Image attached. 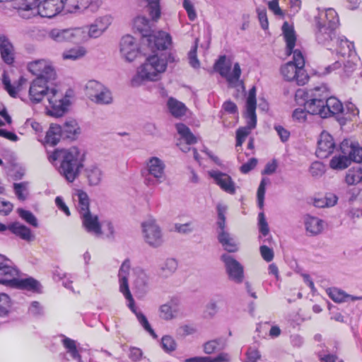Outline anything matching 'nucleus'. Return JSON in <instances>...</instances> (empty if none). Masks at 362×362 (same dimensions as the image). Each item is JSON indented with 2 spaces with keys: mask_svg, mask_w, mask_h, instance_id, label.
Masks as SVG:
<instances>
[{
  "mask_svg": "<svg viewBox=\"0 0 362 362\" xmlns=\"http://www.w3.org/2000/svg\"><path fill=\"white\" fill-rule=\"evenodd\" d=\"M8 230H11L12 233L28 242L33 241L35 238L30 229L18 222L8 225Z\"/></svg>",
  "mask_w": 362,
  "mask_h": 362,
  "instance_id": "obj_32",
  "label": "nucleus"
},
{
  "mask_svg": "<svg viewBox=\"0 0 362 362\" xmlns=\"http://www.w3.org/2000/svg\"><path fill=\"white\" fill-rule=\"evenodd\" d=\"M176 129L180 136L186 141L187 144H192L197 142V139L191 132L189 127L185 124L179 123L176 124Z\"/></svg>",
  "mask_w": 362,
  "mask_h": 362,
  "instance_id": "obj_51",
  "label": "nucleus"
},
{
  "mask_svg": "<svg viewBox=\"0 0 362 362\" xmlns=\"http://www.w3.org/2000/svg\"><path fill=\"white\" fill-rule=\"evenodd\" d=\"M64 10L69 13H82L92 6V0H63Z\"/></svg>",
  "mask_w": 362,
  "mask_h": 362,
  "instance_id": "obj_26",
  "label": "nucleus"
},
{
  "mask_svg": "<svg viewBox=\"0 0 362 362\" xmlns=\"http://www.w3.org/2000/svg\"><path fill=\"white\" fill-rule=\"evenodd\" d=\"M345 109L342 103L335 97H328L325 101V110H322V118H327L339 113H344Z\"/></svg>",
  "mask_w": 362,
  "mask_h": 362,
  "instance_id": "obj_27",
  "label": "nucleus"
},
{
  "mask_svg": "<svg viewBox=\"0 0 362 362\" xmlns=\"http://www.w3.org/2000/svg\"><path fill=\"white\" fill-rule=\"evenodd\" d=\"M101 237L105 236L107 238L113 239L115 236V229L112 223L110 221H104L101 223Z\"/></svg>",
  "mask_w": 362,
  "mask_h": 362,
  "instance_id": "obj_62",
  "label": "nucleus"
},
{
  "mask_svg": "<svg viewBox=\"0 0 362 362\" xmlns=\"http://www.w3.org/2000/svg\"><path fill=\"white\" fill-rule=\"evenodd\" d=\"M221 259L224 263L229 279L237 284L242 283L244 279V271L241 264L228 254H223Z\"/></svg>",
  "mask_w": 362,
  "mask_h": 362,
  "instance_id": "obj_13",
  "label": "nucleus"
},
{
  "mask_svg": "<svg viewBox=\"0 0 362 362\" xmlns=\"http://www.w3.org/2000/svg\"><path fill=\"white\" fill-rule=\"evenodd\" d=\"M345 181L349 185H356L362 182V169H350L348 170Z\"/></svg>",
  "mask_w": 362,
  "mask_h": 362,
  "instance_id": "obj_54",
  "label": "nucleus"
},
{
  "mask_svg": "<svg viewBox=\"0 0 362 362\" xmlns=\"http://www.w3.org/2000/svg\"><path fill=\"white\" fill-rule=\"evenodd\" d=\"M51 81L42 77L34 79L30 86L29 98L33 103H38L46 98L49 103L46 105L47 114L56 117H62L68 110L69 100L55 87L48 86Z\"/></svg>",
  "mask_w": 362,
  "mask_h": 362,
  "instance_id": "obj_1",
  "label": "nucleus"
},
{
  "mask_svg": "<svg viewBox=\"0 0 362 362\" xmlns=\"http://www.w3.org/2000/svg\"><path fill=\"white\" fill-rule=\"evenodd\" d=\"M84 172L90 186H97L101 182L103 173L98 165H90L86 168Z\"/></svg>",
  "mask_w": 362,
  "mask_h": 362,
  "instance_id": "obj_33",
  "label": "nucleus"
},
{
  "mask_svg": "<svg viewBox=\"0 0 362 362\" xmlns=\"http://www.w3.org/2000/svg\"><path fill=\"white\" fill-rule=\"evenodd\" d=\"M16 267L13 262L5 256L0 254V284H4V280L8 276L16 274Z\"/></svg>",
  "mask_w": 362,
  "mask_h": 362,
  "instance_id": "obj_30",
  "label": "nucleus"
},
{
  "mask_svg": "<svg viewBox=\"0 0 362 362\" xmlns=\"http://www.w3.org/2000/svg\"><path fill=\"white\" fill-rule=\"evenodd\" d=\"M335 43L337 47V53L342 57H351L354 52L353 43L344 37L336 38Z\"/></svg>",
  "mask_w": 362,
  "mask_h": 362,
  "instance_id": "obj_43",
  "label": "nucleus"
},
{
  "mask_svg": "<svg viewBox=\"0 0 362 362\" xmlns=\"http://www.w3.org/2000/svg\"><path fill=\"white\" fill-rule=\"evenodd\" d=\"M75 196L77 198L78 203L76 208L80 214V216H83V215L90 213V202L87 193L83 190H77Z\"/></svg>",
  "mask_w": 362,
  "mask_h": 362,
  "instance_id": "obj_44",
  "label": "nucleus"
},
{
  "mask_svg": "<svg viewBox=\"0 0 362 362\" xmlns=\"http://www.w3.org/2000/svg\"><path fill=\"white\" fill-rule=\"evenodd\" d=\"M177 268V261L173 258H168L160 264L158 274L163 278H168L175 272Z\"/></svg>",
  "mask_w": 362,
  "mask_h": 362,
  "instance_id": "obj_39",
  "label": "nucleus"
},
{
  "mask_svg": "<svg viewBox=\"0 0 362 362\" xmlns=\"http://www.w3.org/2000/svg\"><path fill=\"white\" fill-rule=\"evenodd\" d=\"M52 163L60 162L58 171L69 182H73L80 175L84 167L86 152L78 147L73 146L68 149H56L48 157Z\"/></svg>",
  "mask_w": 362,
  "mask_h": 362,
  "instance_id": "obj_3",
  "label": "nucleus"
},
{
  "mask_svg": "<svg viewBox=\"0 0 362 362\" xmlns=\"http://www.w3.org/2000/svg\"><path fill=\"white\" fill-rule=\"evenodd\" d=\"M329 297L336 303H343L361 300V297L354 296L346 293L344 291L337 288H330L327 290Z\"/></svg>",
  "mask_w": 362,
  "mask_h": 362,
  "instance_id": "obj_36",
  "label": "nucleus"
},
{
  "mask_svg": "<svg viewBox=\"0 0 362 362\" xmlns=\"http://www.w3.org/2000/svg\"><path fill=\"white\" fill-rule=\"evenodd\" d=\"M145 61L161 76L166 71L168 64L176 62V59L172 53H163L148 56Z\"/></svg>",
  "mask_w": 362,
  "mask_h": 362,
  "instance_id": "obj_18",
  "label": "nucleus"
},
{
  "mask_svg": "<svg viewBox=\"0 0 362 362\" xmlns=\"http://www.w3.org/2000/svg\"><path fill=\"white\" fill-rule=\"evenodd\" d=\"M0 53L4 62L7 64H11L14 61V50L12 44L4 36H0Z\"/></svg>",
  "mask_w": 362,
  "mask_h": 362,
  "instance_id": "obj_29",
  "label": "nucleus"
},
{
  "mask_svg": "<svg viewBox=\"0 0 362 362\" xmlns=\"http://www.w3.org/2000/svg\"><path fill=\"white\" fill-rule=\"evenodd\" d=\"M142 233L145 242L149 246L157 248L162 245L163 243V233L155 220L151 219L144 222Z\"/></svg>",
  "mask_w": 362,
  "mask_h": 362,
  "instance_id": "obj_10",
  "label": "nucleus"
},
{
  "mask_svg": "<svg viewBox=\"0 0 362 362\" xmlns=\"http://www.w3.org/2000/svg\"><path fill=\"white\" fill-rule=\"evenodd\" d=\"M86 53L87 50L84 47L77 46L64 51L62 56L64 60L76 61L83 58Z\"/></svg>",
  "mask_w": 362,
  "mask_h": 362,
  "instance_id": "obj_45",
  "label": "nucleus"
},
{
  "mask_svg": "<svg viewBox=\"0 0 362 362\" xmlns=\"http://www.w3.org/2000/svg\"><path fill=\"white\" fill-rule=\"evenodd\" d=\"M305 109L311 115H318L322 118V110H325V101L316 98H304Z\"/></svg>",
  "mask_w": 362,
  "mask_h": 362,
  "instance_id": "obj_38",
  "label": "nucleus"
},
{
  "mask_svg": "<svg viewBox=\"0 0 362 362\" xmlns=\"http://www.w3.org/2000/svg\"><path fill=\"white\" fill-rule=\"evenodd\" d=\"M48 37L52 40L58 43H82L81 39V33L79 30V27L66 29L54 28L49 32Z\"/></svg>",
  "mask_w": 362,
  "mask_h": 362,
  "instance_id": "obj_11",
  "label": "nucleus"
},
{
  "mask_svg": "<svg viewBox=\"0 0 362 362\" xmlns=\"http://www.w3.org/2000/svg\"><path fill=\"white\" fill-rule=\"evenodd\" d=\"M18 275L19 271L16 268V274L8 276L7 280H4L5 284L4 285L32 291H40V284L37 280L32 277L20 279Z\"/></svg>",
  "mask_w": 362,
  "mask_h": 362,
  "instance_id": "obj_16",
  "label": "nucleus"
},
{
  "mask_svg": "<svg viewBox=\"0 0 362 362\" xmlns=\"http://www.w3.org/2000/svg\"><path fill=\"white\" fill-rule=\"evenodd\" d=\"M258 226H259V233L264 235L266 236L269 233V228L267 223V221L266 220L264 214L263 212H261L258 215Z\"/></svg>",
  "mask_w": 362,
  "mask_h": 362,
  "instance_id": "obj_63",
  "label": "nucleus"
},
{
  "mask_svg": "<svg viewBox=\"0 0 362 362\" xmlns=\"http://www.w3.org/2000/svg\"><path fill=\"white\" fill-rule=\"evenodd\" d=\"M230 356L226 353H221L216 357L211 358L209 356H195L186 358L185 362H228Z\"/></svg>",
  "mask_w": 362,
  "mask_h": 362,
  "instance_id": "obj_48",
  "label": "nucleus"
},
{
  "mask_svg": "<svg viewBox=\"0 0 362 362\" xmlns=\"http://www.w3.org/2000/svg\"><path fill=\"white\" fill-rule=\"evenodd\" d=\"M61 137H63L62 127L58 124H52L46 134L47 143L55 146Z\"/></svg>",
  "mask_w": 362,
  "mask_h": 362,
  "instance_id": "obj_46",
  "label": "nucleus"
},
{
  "mask_svg": "<svg viewBox=\"0 0 362 362\" xmlns=\"http://www.w3.org/2000/svg\"><path fill=\"white\" fill-rule=\"evenodd\" d=\"M63 0H22L18 9L19 15L29 19L37 15L44 18H52L64 9Z\"/></svg>",
  "mask_w": 362,
  "mask_h": 362,
  "instance_id": "obj_4",
  "label": "nucleus"
},
{
  "mask_svg": "<svg viewBox=\"0 0 362 362\" xmlns=\"http://www.w3.org/2000/svg\"><path fill=\"white\" fill-rule=\"evenodd\" d=\"M28 69L37 77H42L47 80H54L56 72L52 63L45 59H38L31 62L28 65Z\"/></svg>",
  "mask_w": 362,
  "mask_h": 362,
  "instance_id": "obj_15",
  "label": "nucleus"
},
{
  "mask_svg": "<svg viewBox=\"0 0 362 362\" xmlns=\"http://www.w3.org/2000/svg\"><path fill=\"white\" fill-rule=\"evenodd\" d=\"M168 109H169L170 113L174 117H180L183 116L185 114L186 110H187L185 105L182 103L180 102L173 98H170L168 100Z\"/></svg>",
  "mask_w": 362,
  "mask_h": 362,
  "instance_id": "obj_49",
  "label": "nucleus"
},
{
  "mask_svg": "<svg viewBox=\"0 0 362 362\" xmlns=\"http://www.w3.org/2000/svg\"><path fill=\"white\" fill-rule=\"evenodd\" d=\"M160 344L163 349L167 353L173 352L177 348L175 340L170 335L163 336L161 339Z\"/></svg>",
  "mask_w": 362,
  "mask_h": 362,
  "instance_id": "obj_57",
  "label": "nucleus"
},
{
  "mask_svg": "<svg viewBox=\"0 0 362 362\" xmlns=\"http://www.w3.org/2000/svg\"><path fill=\"white\" fill-rule=\"evenodd\" d=\"M145 61L161 76L166 71L168 64L176 62V59L172 53H163L148 56Z\"/></svg>",
  "mask_w": 362,
  "mask_h": 362,
  "instance_id": "obj_17",
  "label": "nucleus"
},
{
  "mask_svg": "<svg viewBox=\"0 0 362 362\" xmlns=\"http://www.w3.org/2000/svg\"><path fill=\"white\" fill-rule=\"evenodd\" d=\"M92 101L100 105L111 104L112 103V93L104 86L103 90H101Z\"/></svg>",
  "mask_w": 362,
  "mask_h": 362,
  "instance_id": "obj_55",
  "label": "nucleus"
},
{
  "mask_svg": "<svg viewBox=\"0 0 362 362\" xmlns=\"http://www.w3.org/2000/svg\"><path fill=\"white\" fill-rule=\"evenodd\" d=\"M25 81V79L23 77H21L18 80V83L17 86L12 85L11 83V81L9 77L4 74L2 78V83L4 86L5 90L8 93V94L13 97L16 98L18 91H20L21 86Z\"/></svg>",
  "mask_w": 362,
  "mask_h": 362,
  "instance_id": "obj_47",
  "label": "nucleus"
},
{
  "mask_svg": "<svg viewBox=\"0 0 362 362\" xmlns=\"http://www.w3.org/2000/svg\"><path fill=\"white\" fill-rule=\"evenodd\" d=\"M18 213L19 216L25 221L28 223L30 224L34 227H37L38 223L36 217L30 211H27L23 209H18Z\"/></svg>",
  "mask_w": 362,
  "mask_h": 362,
  "instance_id": "obj_60",
  "label": "nucleus"
},
{
  "mask_svg": "<svg viewBox=\"0 0 362 362\" xmlns=\"http://www.w3.org/2000/svg\"><path fill=\"white\" fill-rule=\"evenodd\" d=\"M317 21L325 22L327 27L331 29H336L339 24V18L337 12L333 8H327L322 12L319 17L316 18V23Z\"/></svg>",
  "mask_w": 362,
  "mask_h": 362,
  "instance_id": "obj_34",
  "label": "nucleus"
},
{
  "mask_svg": "<svg viewBox=\"0 0 362 362\" xmlns=\"http://www.w3.org/2000/svg\"><path fill=\"white\" fill-rule=\"evenodd\" d=\"M351 159L347 153H342L334 155L329 161V167L335 170H342L351 165Z\"/></svg>",
  "mask_w": 362,
  "mask_h": 362,
  "instance_id": "obj_37",
  "label": "nucleus"
},
{
  "mask_svg": "<svg viewBox=\"0 0 362 362\" xmlns=\"http://www.w3.org/2000/svg\"><path fill=\"white\" fill-rule=\"evenodd\" d=\"M131 262L129 259H125L119 270L118 277L119 283V291L128 301L129 308L135 314L140 325L153 338H157L154 330L151 328L146 317L136 308L134 300L129 288L128 276L131 272Z\"/></svg>",
  "mask_w": 362,
  "mask_h": 362,
  "instance_id": "obj_5",
  "label": "nucleus"
},
{
  "mask_svg": "<svg viewBox=\"0 0 362 362\" xmlns=\"http://www.w3.org/2000/svg\"><path fill=\"white\" fill-rule=\"evenodd\" d=\"M62 128V135L65 139L74 140L81 133L80 127L74 119L67 120Z\"/></svg>",
  "mask_w": 362,
  "mask_h": 362,
  "instance_id": "obj_41",
  "label": "nucleus"
},
{
  "mask_svg": "<svg viewBox=\"0 0 362 362\" xmlns=\"http://www.w3.org/2000/svg\"><path fill=\"white\" fill-rule=\"evenodd\" d=\"M111 23V17L110 16H103L97 18L87 27H79L82 43L88 41L90 38L100 37L107 30Z\"/></svg>",
  "mask_w": 362,
  "mask_h": 362,
  "instance_id": "obj_8",
  "label": "nucleus"
},
{
  "mask_svg": "<svg viewBox=\"0 0 362 362\" xmlns=\"http://www.w3.org/2000/svg\"><path fill=\"white\" fill-rule=\"evenodd\" d=\"M227 207L226 206L218 204L217 206V211H218V221L216 222L218 229H226V213Z\"/></svg>",
  "mask_w": 362,
  "mask_h": 362,
  "instance_id": "obj_61",
  "label": "nucleus"
},
{
  "mask_svg": "<svg viewBox=\"0 0 362 362\" xmlns=\"http://www.w3.org/2000/svg\"><path fill=\"white\" fill-rule=\"evenodd\" d=\"M13 189L15 194L19 200L24 201L26 199L28 195L27 182L14 183Z\"/></svg>",
  "mask_w": 362,
  "mask_h": 362,
  "instance_id": "obj_59",
  "label": "nucleus"
},
{
  "mask_svg": "<svg viewBox=\"0 0 362 362\" xmlns=\"http://www.w3.org/2000/svg\"><path fill=\"white\" fill-rule=\"evenodd\" d=\"M154 69L146 61L141 64L131 79V85L138 87L148 81H156L161 78Z\"/></svg>",
  "mask_w": 362,
  "mask_h": 362,
  "instance_id": "obj_12",
  "label": "nucleus"
},
{
  "mask_svg": "<svg viewBox=\"0 0 362 362\" xmlns=\"http://www.w3.org/2000/svg\"><path fill=\"white\" fill-rule=\"evenodd\" d=\"M282 31L286 42V54L293 53V61L288 62L281 66V73L288 81H295L298 86L305 85L308 81V75L304 69L305 59L299 49L293 50L296 42L293 28L287 22L282 25Z\"/></svg>",
  "mask_w": 362,
  "mask_h": 362,
  "instance_id": "obj_2",
  "label": "nucleus"
},
{
  "mask_svg": "<svg viewBox=\"0 0 362 362\" xmlns=\"http://www.w3.org/2000/svg\"><path fill=\"white\" fill-rule=\"evenodd\" d=\"M305 98H316L326 101L328 98V93L325 87H316L313 90L305 93L303 90H298L296 92V98L303 97Z\"/></svg>",
  "mask_w": 362,
  "mask_h": 362,
  "instance_id": "obj_40",
  "label": "nucleus"
},
{
  "mask_svg": "<svg viewBox=\"0 0 362 362\" xmlns=\"http://www.w3.org/2000/svg\"><path fill=\"white\" fill-rule=\"evenodd\" d=\"M256 88L252 87L249 91L246 100L245 117L247 119V126L240 127L236 131V146H241L247 136L256 127Z\"/></svg>",
  "mask_w": 362,
  "mask_h": 362,
  "instance_id": "obj_6",
  "label": "nucleus"
},
{
  "mask_svg": "<svg viewBox=\"0 0 362 362\" xmlns=\"http://www.w3.org/2000/svg\"><path fill=\"white\" fill-rule=\"evenodd\" d=\"M170 34L163 31L153 30L150 35L144 38L143 43L146 45L152 52L165 50L171 44Z\"/></svg>",
  "mask_w": 362,
  "mask_h": 362,
  "instance_id": "obj_14",
  "label": "nucleus"
},
{
  "mask_svg": "<svg viewBox=\"0 0 362 362\" xmlns=\"http://www.w3.org/2000/svg\"><path fill=\"white\" fill-rule=\"evenodd\" d=\"M146 4V11L153 21L158 20L160 16L159 0H144Z\"/></svg>",
  "mask_w": 362,
  "mask_h": 362,
  "instance_id": "obj_52",
  "label": "nucleus"
},
{
  "mask_svg": "<svg viewBox=\"0 0 362 362\" xmlns=\"http://www.w3.org/2000/svg\"><path fill=\"white\" fill-rule=\"evenodd\" d=\"M225 346V341L222 338H218L206 341L203 345V351L206 354H212L216 351H219Z\"/></svg>",
  "mask_w": 362,
  "mask_h": 362,
  "instance_id": "obj_50",
  "label": "nucleus"
},
{
  "mask_svg": "<svg viewBox=\"0 0 362 362\" xmlns=\"http://www.w3.org/2000/svg\"><path fill=\"white\" fill-rule=\"evenodd\" d=\"M317 30L316 32V40L318 43L329 45L330 42L334 41V30L327 27L325 22L317 21Z\"/></svg>",
  "mask_w": 362,
  "mask_h": 362,
  "instance_id": "obj_25",
  "label": "nucleus"
},
{
  "mask_svg": "<svg viewBox=\"0 0 362 362\" xmlns=\"http://www.w3.org/2000/svg\"><path fill=\"white\" fill-rule=\"evenodd\" d=\"M11 301L8 295L6 293L0 294V317L8 315L11 310Z\"/></svg>",
  "mask_w": 362,
  "mask_h": 362,
  "instance_id": "obj_58",
  "label": "nucleus"
},
{
  "mask_svg": "<svg viewBox=\"0 0 362 362\" xmlns=\"http://www.w3.org/2000/svg\"><path fill=\"white\" fill-rule=\"evenodd\" d=\"M120 52L128 62L134 61L139 53V46L136 40L129 35L124 36L120 41Z\"/></svg>",
  "mask_w": 362,
  "mask_h": 362,
  "instance_id": "obj_20",
  "label": "nucleus"
},
{
  "mask_svg": "<svg viewBox=\"0 0 362 362\" xmlns=\"http://www.w3.org/2000/svg\"><path fill=\"white\" fill-rule=\"evenodd\" d=\"M218 240L228 252H235L238 247L235 240L226 229L217 230Z\"/></svg>",
  "mask_w": 362,
  "mask_h": 362,
  "instance_id": "obj_28",
  "label": "nucleus"
},
{
  "mask_svg": "<svg viewBox=\"0 0 362 362\" xmlns=\"http://www.w3.org/2000/svg\"><path fill=\"white\" fill-rule=\"evenodd\" d=\"M310 173L313 177H321L325 173V166L320 162H314L310 167Z\"/></svg>",
  "mask_w": 362,
  "mask_h": 362,
  "instance_id": "obj_64",
  "label": "nucleus"
},
{
  "mask_svg": "<svg viewBox=\"0 0 362 362\" xmlns=\"http://www.w3.org/2000/svg\"><path fill=\"white\" fill-rule=\"evenodd\" d=\"M230 68L231 62L230 60H227L225 55L221 56L214 64V69L221 76L226 78L230 86H236L240 81L241 75L240 66L238 63H235L231 73H230Z\"/></svg>",
  "mask_w": 362,
  "mask_h": 362,
  "instance_id": "obj_9",
  "label": "nucleus"
},
{
  "mask_svg": "<svg viewBox=\"0 0 362 362\" xmlns=\"http://www.w3.org/2000/svg\"><path fill=\"white\" fill-rule=\"evenodd\" d=\"M160 317L165 320H170L177 317L179 313L178 304L175 300H170L160 305Z\"/></svg>",
  "mask_w": 362,
  "mask_h": 362,
  "instance_id": "obj_35",
  "label": "nucleus"
},
{
  "mask_svg": "<svg viewBox=\"0 0 362 362\" xmlns=\"http://www.w3.org/2000/svg\"><path fill=\"white\" fill-rule=\"evenodd\" d=\"M132 282L136 292L146 294L149 288V277L146 272L140 267L132 270Z\"/></svg>",
  "mask_w": 362,
  "mask_h": 362,
  "instance_id": "obj_22",
  "label": "nucleus"
},
{
  "mask_svg": "<svg viewBox=\"0 0 362 362\" xmlns=\"http://www.w3.org/2000/svg\"><path fill=\"white\" fill-rule=\"evenodd\" d=\"M209 175L223 191L230 194H235L236 185L229 175L219 170H210Z\"/></svg>",
  "mask_w": 362,
  "mask_h": 362,
  "instance_id": "obj_19",
  "label": "nucleus"
},
{
  "mask_svg": "<svg viewBox=\"0 0 362 362\" xmlns=\"http://www.w3.org/2000/svg\"><path fill=\"white\" fill-rule=\"evenodd\" d=\"M336 145L332 136L327 132L320 134L317 141L316 156L320 158H326L333 153Z\"/></svg>",
  "mask_w": 362,
  "mask_h": 362,
  "instance_id": "obj_21",
  "label": "nucleus"
},
{
  "mask_svg": "<svg viewBox=\"0 0 362 362\" xmlns=\"http://www.w3.org/2000/svg\"><path fill=\"white\" fill-rule=\"evenodd\" d=\"M82 226L86 232L95 237H101V223H100L97 215L92 214L90 212L81 216Z\"/></svg>",
  "mask_w": 362,
  "mask_h": 362,
  "instance_id": "obj_24",
  "label": "nucleus"
},
{
  "mask_svg": "<svg viewBox=\"0 0 362 362\" xmlns=\"http://www.w3.org/2000/svg\"><path fill=\"white\" fill-rule=\"evenodd\" d=\"M304 222L306 230L312 235H317L323 230V221L317 217L307 215Z\"/></svg>",
  "mask_w": 362,
  "mask_h": 362,
  "instance_id": "obj_42",
  "label": "nucleus"
},
{
  "mask_svg": "<svg viewBox=\"0 0 362 362\" xmlns=\"http://www.w3.org/2000/svg\"><path fill=\"white\" fill-rule=\"evenodd\" d=\"M224 301L222 296L211 299L206 306L205 313L209 317H214L218 311V304Z\"/></svg>",
  "mask_w": 362,
  "mask_h": 362,
  "instance_id": "obj_56",
  "label": "nucleus"
},
{
  "mask_svg": "<svg viewBox=\"0 0 362 362\" xmlns=\"http://www.w3.org/2000/svg\"><path fill=\"white\" fill-rule=\"evenodd\" d=\"M340 150L342 153L348 154L351 162H362V147L358 143L344 139L340 144Z\"/></svg>",
  "mask_w": 362,
  "mask_h": 362,
  "instance_id": "obj_23",
  "label": "nucleus"
},
{
  "mask_svg": "<svg viewBox=\"0 0 362 362\" xmlns=\"http://www.w3.org/2000/svg\"><path fill=\"white\" fill-rule=\"evenodd\" d=\"M103 87L104 86L97 81H89L86 85V94L91 100H93V98H95L98 93L101 90H103Z\"/></svg>",
  "mask_w": 362,
  "mask_h": 362,
  "instance_id": "obj_53",
  "label": "nucleus"
},
{
  "mask_svg": "<svg viewBox=\"0 0 362 362\" xmlns=\"http://www.w3.org/2000/svg\"><path fill=\"white\" fill-rule=\"evenodd\" d=\"M165 163L158 157H151L143 172L144 182L148 187H156L166 180Z\"/></svg>",
  "mask_w": 362,
  "mask_h": 362,
  "instance_id": "obj_7",
  "label": "nucleus"
},
{
  "mask_svg": "<svg viewBox=\"0 0 362 362\" xmlns=\"http://www.w3.org/2000/svg\"><path fill=\"white\" fill-rule=\"evenodd\" d=\"M134 28L142 36V42L152 33L153 23L144 16H138L134 21Z\"/></svg>",
  "mask_w": 362,
  "mask_h": 362,
  "instance_id": "obj_31",
  "label": "nucleus"
}]
</instances>
